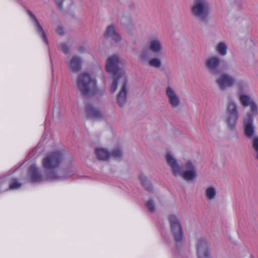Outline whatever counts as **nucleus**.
I'll return each mask as SVG.
<instances>
[{
  "label": "nucleus",
  "mask_w": 258,
  "mask_h": 258,
  "mask_svg": "<svg viewBox=\"0 0 258 258\" xmlns=\"http://www.w3.org/2000/svg\"><path fill=\"white\" fill-rule=\"evenodd\" d=\"M168 166L174 176H181L185 180H191L197 176V169L189 160L186 161L184 164L185 170H181L178 161L170 153L165 156Z\"/></svg>",
  "instance_id": "1"
},
{
  "label": "nucleus",
  "mask_w": 258,
  "mask_h": 258,
  "mask_svg": "<svg viewBox=\"0 0 258 258\" xmlns=\"http://www.w3.org/2000/svg\"><path fill=\"white\" fill-rule=\"evenodd\" d=\"M77 87L81 95L87 98L95 96L99 91L96 78L87 73L78 76Z\"/></svg>",
  "instance_id": "2"
},
{
  "label": "nucleus",
  "mask_w": 258,
  "mask_h": 258,
  "mask_svg": "<svg viewBox=\"0 0 258 258\" xmlns=\"http://www.w3.org/2000/svg\"><path fill=\"white\" fill-rule=\"evenodd\" d=\"M120 63L119 57L115 55L109 57L106 61L107 71L113 75V81L110 88V91L112 93L117 89L118 80H120L121 77H126L124 71L119 67Z\"/></svg>",
  "instance_id": "3"
},
{
  "label": "nucleus",
  "mask_w": 258,
  "mask_h": 258,
  "mask_svg": "<svg viewBox=\"0 0 258 258\" xmlns=\"http://www.w3.org/2000/svg\"><path fill=\"white\" fill-rule=\"evenodd\" d=\"M62 160V155L60 152H53L43 159L42 161L43 167L48 172V170L57 167ZM47 178L53 180H61L64 178L65 176L58 175L54 172H47Z\"/></svg>",
  "instance_id": "4"
},
{
  "label": "nucleus",
  "mask_w": 258,
  "mask_h": 258,
  "mask_svg": "<svg viewBox=\"0 0 258 258\" xmlns=\"http://www.w3.org/2000/svg\"><path fill=\"white\" fill-rule=\"evenodd\" d=\"M190 9L191 15L200 22H208L210 10L208 0H194Z\"/></svg>",
  "instance_id": "5"
},
{
  "label": "nucleus",
  "mask_w": 258,
  "mask_h": 258,
  "mask_svg": "<svg viewBox=\"0 0 258 258\" xmlns=\"http://www.w3.org/2000/svg\"><path fill=\"white\" fill-rule=\"evenodd\" d=\"M238 117L237 106L235 102L230 100L227 107V123L231 130L235 128Z\"/></svg>",
  "instance_id": "6"
},
{
  "label": "nucleus",
  "mask_w": 258,
  "mask_h": 258,
  "mask_svg": "<svg viewBox=\"0 0 258 258\" xmlns=\"http://www.w3.org/2000/svg\"><path fill=\"white\" fill-rule=\"evenodd\" d=\"M169 220L170 223L172 234L175 240L177 242H181L183 238V232L179 221L177 218L173 215L170 216Z\"/></svg>",
  "instance_id": "7"
},
{
  "label": "nucleus",
  "mask_w": 258,
  "mask_h": 258,
  "mask_svg": "<svg viewBox=\"0 0 258 258\" xmlns=\"http://www.w3.org/2000/svg\"><path fill=\"white\" fill-rule=\"evenodd\" d=\"M215 82L220 90H224L233 86L235 83V79L227 73H222L216 79Z\"/></svg>",
  "instance_id": "8"
},
{
  "label": "nucleus",
  "mask_w": 258,
  "mask_h": 258,
  "mask_svg": "<svg viewBox=\"0 0 258 258\" xmlns=\"http://www.w3.org/2000/svg\"><path fill=\"white\" fill-rule=\"evenodd\" d=\"M254 115L247 113L244 118L243 129L244 134L248 138H253L255 134V127L253 124V117Z\"/></svg>",
  "instance_id": "9"
},
{
  "label": "nucleus",
  "mask_w": 258,
  "mask_h": 258,
  "mask_svg": "<svg viewBox=\"0 0 258 258\" xmlns=\"http://www.w3.org/2000/svg\"><path fill=\"white\" fill-rule=\"evenodd\" d=\"M127 79L126 77H121L118 80V84H121V87L117 96V102L120 107H122L126 102L127 90L126 88Z\"/></svg>",
  "instance_id": "10"
},
{
  "label": "nucleus",
  "mask_w": 258,
  "mask_h": 258,
  "mask_svg": "<svg viewBox=\"0 0 258 258\" xmlns=\"http://www.w3.org/2000/svg\"><path fill=\"white\" fill-rule=\"evenodd\" d=\"M220 63L221 59L217 56H213L206 60L205 66L210 74L216 75L219 73Z\"/></svg>",
  "instance_id": "11"
},
{
  "label": "nucleus",
  "mask_w": 258,
  "mask_h": 258,
  "mask_svg": "<svg viewBox=\"0 0 258 258\" xmlns=\"http://www.w3.org/2000/svg\"><path fill=\"white\" fill-rule=\"evenodd\" d=\"M209 246L210 243L206 239L203 238L198 239L196 247L198 258L210 255L208 250Z\"/></svg>",
  "instance_id": "12"
},
{
  "label": "nucleus",
  "mask_w": 258,
  "mask_h": 258,
  "mask_svg": "<svg viewBox=\"0 0 258 258\" xmlns=\"http://www.w3.org/2000/svg\"><path fill=\"white\" fill-rule=\"evenodd\" d=\"M241 105L244 107L250 106V112L249 113L255 115L258 113V108L253 100L249 96L246 95H240L239 98Z\"/></svg>",
  "instance_id": "13"
},
{
  "label": "nucleus",
  "mask_w": 258,
  "mask_h": 258,
  "mask_svg": "<svg viewBox=\"0 0 258 258\" xmlns=\"http://www.w3.org/2000/svg\"><path fill=\"white\" fill-rule=\"evenodd\" d=\"M85 110L87 115L91 118L101 119L105 116L104 110L96 108L91 104L86 105Z\"/></svg>",
  "instance_id": "14"
},
{
  "label": "nucleus",
  "mask_w": 258,
  "mask_h": 258,
  "mask_svg": "<svg viewBox=\"0 0 258 258\" xmlns=\"http://www.w3.org/2000/svg\"><path fill=\"white\" fill-rule=\"evenodd\" d=\"M82 59L78 56H74L67 61L69 69L74 73H77L81 70Z\"/></svg>",
  "instance_id": "15"
},
{
  "label": "nucleus",
  "mask_w": 258,
  "mask_h": 258,
  "mask_svg": "<svg viewBox=\"0 0 258 258\" xmlns=\"http://www.w3.org/2000/svg\"><path fill=\"white\" fill-rule=\"evenodd\" d=\"M148 48L152 52L161 54L163 49L162 43L158 38H152L150 39L148 44Z\"/></svg>",
  "instance_id": "16"
},
{
  "label": "nucleus",
  "mask_w": 258,
  "mask_h": 258,
  "mask_svg": "<svg viewBox=\"0 0 258 258\" xmlns=\"http://www.w3.org/2000/svg\"><path fill=\"white\" fill-rule=\"evenodd\" d=\"M28 14L30 16V17L32 18L34 22V25L36 27L37 33L40 35L42 37L43 41L46 43L48 44V41L46 36V35L44 33V30L42 26H41L40 23L38 22L37 19L33 15L32 12L30 11H28Z\"/></svg>",
  "instance_id": "17"
},
{
  "label": "nucleus",
  "mask_w": 258,
  "mask_h": 258,
  "mask_svg": "<svg viewBox=\"0 0 258 258\" xmlns=\"http://www.w3.org/2000/svg\"><path fill=\"white\" fill-rule=\"evenodd\" d=\"M28 174L31 181L32 182H39L42 180V176L34 165H32L29 167Z\"/></svg>",
  "instance_id": "18"
},
{
  "label": "nucleus",
  "mask_w": 258,
  "mask_h": 258,
  "mask_svg": "<svg viewBox=\"0 0 258 258\" xmlns=\"http://www.w3.org/2000/svg\"><path fill=\"white\" fill-rule=\"evenodd\" d=\"M166 94L169 98V102L173 107H176L179 104V99L171 88L166 89Z\"/></svg>",
  "instance_id": "19"
},
{
  "label": "nucleus",
  "mask_w": 258,
  "mask_h": 258,
  "mask_svg": "<svg viewBox=\"0 0 258 258\" xmlns=\"http://www.w3.org/2000/svg\"><path fill=\"white\" fill-rule=\"evenodd\" d=\"M104 36L106 38H110L116 42L120 40V37L118 34L115 31L114 27L113 26H109L104 33Z\"/></svg>",
  "instance_id": "20"
},
{
  "label": "nucleus",
  "mask_w": 258,
  "mask_h": 258,
  "mask_svg": "<svg viewBox=\"0 0 258 258\" xmlns=\"http://www.w3.org/2000/svg\"><path fill=\"white\" fill-rule=\"evenodd\" d=\"M96 157L99 160L106 161L110 157L109 152L103 148H97L95 150Z\"/></svg>",
  "instance_id": "21"
},
{
  "label": "nucleus",
  "mask_w": 258,
  "mask_h": 258,
  "mask_svg": "<svg viewBox=\"0 0 258 258\" xmlns=\"http://www.w3.org/2000/svg\"><path fill=\"white\" fill-rule=\"evenodd\" d=\"M150 53L148 50L143 49L140 51L139 55L140 62L143 64H147L150 60Z\"/></svg>",
  "instance_id": "22"
},
{
  "label": "nucleus",
  "mask_w": 258,
  "mask_h": 258,
  "mask_svg": "<svg viewBox=\"0 0 258 258\" xmlns=\"http://www.w3.org/2000/svg\"><path fill=\"white\" fill-rule=\"evenodd\" d=\"M216 50L221 56H224L227 53V46L224 42H219L216 47Z\"/></svg>",
  "instance_id": "23"
},
{
  "label": "nucleus",
  "mask_w": 258,
  "mask_h": 258,
  "mask_svg": "<svg viewBox=\"0 0 258 258\" xmlns=\"http://www.w3.org/2000/svg\"><path fill=\"white\" fill-rule=\"evenodd\" d=\"M140 179L142 185L144 187L145 189L148 191H151L152 189V186L147 179V177L145 175L141 174L140 176Z\"/></svg>",
  "instance_id": "24"
},
{
  "label": "nucleus",
  "mask_w": 258,
  "mask_h": 258,
  "mask_svg": "<svg viewBox=\"0 0 258 258\" xmlns=\"http://www.w3.org/2000/svg\"><path fill=\"white\" fill-rule=\"evenodd\" d=\"M147 64L151 67L159 69L162 66V62L160 58L158 57H153L150 58Z\"/></svg>",
  "instance_id": "25"
},
{
  "label": "nucleus",
  "mask_w": 258,
  "mask_h": 258,
  "mask_svg": "<svg viewBox=\"0 0 258 258\" xmlns=\"http://www.w3.org/2000/svg\"><path fill=\"white\" fill-rule=\"evenodd\" d=\"M110 157H111L115 159H120L122 157V152L119 148L114 149L110 153Z\"/></svg>",
  "instance_id": "26"
},
{
  "label": "nucleus",
  "mask_w": 258,
  "mask_h": 258,
  "mask_svg": "<svg viewBox=\"0 0 258 258\" xmlns=\"http://www.w3.org/2000/svg\"><path fill=\"white\" fill-rule=\"evenodd\" d=\"M216 190L213 187L208 188L206 191V196L208 200H213L216 196Z\"/></svg>",
  "instance_id": "27"
},
{
  "label": "nucleus",
  "mask_w": 258,
  "mask_h": 258,
  "mask_svg": "<svg viewBox=\"0 0 258 258\" xmlns=\"http://www.w3.org/2000/svg\"><path fill=\"white\" fill-rule=\"evenodd\" d=\"M22 184L18 182V180L14 178L11 179L9 188L11 189H14L20 187Z\"/></svg>",
  "instance_id": "28"
},
{
  "label": "nucleus",
  "mask_w": 258,
  "mask_h": 258,
  "mask_svg": "<svg viewBox=\"0 0 258 258\" xmlns=\"http://www.w3.org/2000/svg\"><path fill=\"white\" fill-rule=\"evenodd\" d=\"M58 49L65 54H68L69 52V48L66 44H60L58 46Z\"/></svg>",
  "instance_id": "29"
},
{
  "label": "nucleus",
  "mask_w": 258,
  "mask_h": 258,
  "mask_svg": "<svg viewBox=\"0 0 258 258\" xmlns=\"http://www.w3.org/2000/svg\"><path fill=\"white\" fill-rule=\"evenodd\" d=\"M252 138V147L256 153L258 152V136H254Z\"/></svg>",
  "instance_id": "30"
},
{
  "label": "nucleus",
  "mask_w": 258,
  "mask_h": 258,
  "mask_svg": "<svg viewBox=\"0 0 258 258\" xmlns=\"http://www.w3.org/2000/svg\"><path fill=\"white\" fill-rule=\"evenodd\" d=\"M147 207L148 210L151 212H153L155 211L154 204L152 200H149L147 203Z\"/></svg>",
  "instance_id": "31"
},
{
  "label": "nucleus",
  "mask_w": 258,
  "mask_h": 258,
  "mask_svg": "<svg viewBox=\"0 0 258 258\" xmlns=\"http://www.w3.org/2000/svg\"><path fill=\"white\" fill-rule=\"evenodd\" d=\"M120 21L123 25L128 24L131 22V17L128 16L127 17H122L120 19Z\"/></svg>",
  "instance_id": "32"
},
{
  "label": "nucleus",
  "mask_w": 258,
  "mask_h": 258,
  "mask_svg": "<svg viewBox=\"0 0 258 258\" xmlns=\"http://www.w3.org/2000/svg\"><path fill=\"white\" fill-rule=\"evenodd\" d=\"M56 32L59 35H63L64 33V31L62 26H59L56 29Z\"/></svg>",
  "instance_id": "33"
},
{
  "label": "nucleus",
  "mask_w": 258,
  "mask_h": 258,
  "mask_svg": "<svg viewBox=\"0 0 258 258\" xmlns=\"http://www.w3.org/2000/svg\"><path fill=\"white\" fill-rule=\"evenodd\" d=\"M62 1L63 0H55V3L57 8L60 10L62 9Z\"/></svg>",
  "instance_id": "34"
},
{
  "label": "nucleus",
  "mask_w": 258,
  "mask_h": 258,
  "mask_svg": "<svg viewBox=\"0 0 258 258\" xmlns=\"http://www.w3.org/2000/svg\"><path fill=\"white\" fill-rule=\"evenodd\" d=\"M199 258H211V256H204V257H199Z\"/></svg>",
  "instance_id": "35"
},
{
  "label": "nucleus",
  "mask_w": 258,
  "mask_h": 258,
  "mask_svg": "<svg viewBox=\"0 0 258 258\" xmlns=\"http://www.w3.org/2000/svg\"><path fill=\"white\" fill-rule=\"evenodd\" d=\"M256 159H257L258 160V152L257 153H256Z\"/></svg>",
  "instance_id": "36"
},
{
  "label": "nucleus",
  "mask_w": 258,
  "mask_h": 258,
  "mask_svg": "<svg viewBox=\"0 0 258 258\" xmlns=\"http://www.w3.org/2000/svg\"><path fill=\"white\" fill-rule=\"evenodd\" d=\"M74 172V169L73 168L71 170V172Z\"/></svg>",
  "instance_id": "37"
},
{
  "label": "nucleus",
  "mask_w": 258,
  "mask_h": 258,
  "mask_svg": "<svg viewBox=\"0 0 258 258\" xmlns=\"http://www.w3.org/2000/svg\"><path fill=\"white\" fill-rule=\"evenodd\" d=\"M71 175V174H68V175H67L66 176H70V175Z\"/></svg>",
  "instance_id": "38"
}]
</instances>
